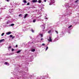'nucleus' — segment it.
<instances>
[{
  "label": "nucleus",
  "instance_id": "nucleus-1",
  "mask_svg": "<svg viewBox=\"0 0 79 79\" xmlns=\"http://www.w3.org/2000/svg\"><path fill=\"white\" fill-rule=\"evenodd\" d=\"M49 39L48 40V41L49 42H52V38H51V37H49Z\"/></svg>",
  "mask_w": 79,
  "mask_h": 79
},
{
  "label": "nucleus",
  "instance_id": "nucleus-2",
  "mask_svg": "<svg viewBox=\"0 0 79 79\" xmlns=\"http://www.w3.org/2000/svg\"><path fill=\"white\" fill-rule=\"evenodd\" d=\"M11 34V31H9L6 33V34H7V35H9L10 34Z\"/></svg>",
  "mask_w": 79,
  "mask_h": 79
},
{
  "label": "nucleus",
  "instance_id": "nucleus-3",
  "mask_svg": "<svg viewBox=\"0 0 79 79\" xmlns=\"http://www.w3.org/2000/svg\"><path fill=\"white\" fill-rule=\"evenodd\" d=\"M32 2L33 3H36V2H37V0H32Z\"/></svg>",
  "mask_w": 79,
  "mask_h": 79
},
{
  "label": "nucleus",
  "instance_id": "nucleus-4",
  "mask_svg": "<svg viewBox=\"0 0 79 79\" xmlns=\"http://www.w3.org/2000/svg\"><path fill=\"white\" fill-rule=\"evenodd\" d=\"M21 51H22V50H19L17 52V53H20V52H21Z\"/></svg>",
  "mask_w": 79,
  "mask_h": 79
},
{
  "label": "nucleus",
  "instance_id": "nucleus-5",
  "mask_svg": "<svg viewBox=\"0 0 79 79\" xmlns=\"http://www.w3.org/2000/svg\"><path fill=\"white\" fill-rule=\"evenodd\" d=\"M55 2L54 1L53 2H51L50 3H49V5H52L53 3H54Z\"/></svg>",
  "mask_w": 79,
  "mask_h": 79
},
{
  "label": "nucleus",
  "instance_id": "nucleus-6",
  "mask_svg": "<svg viewBox=\"0 0 79 79\" xmlns=\"http://www.w3.org/2000/svg\"><path fill=\"white\" fill-rule=\"evenodd\" d=\"M27 15H28V14H26L24 16V18H26V17H27Z\"/></svg>",
  "mask_w": 79,
  "mask_h": 79
},
{
  "label": "nucleus",
  "instance_id": "nucleus-7",
  "mask_svg": "<svg viewBox=\"0 0 79 79\" xmlns=\"http://www.w3.org/2000/svg\"><path fill=\"white\" fill-rule=\"evenodd\" d=\"M4 40H5V39H3L0 40V43L2 42Z\"/></svg>",
  "mask_w": 79,
  "mask_h": 79
},
{
  "label": "nucleus",
  "instance_id": "nucleus-8",
  "mask_svg": "<svg viewBox=\"0 0 79 79\" xmlns=\"http://www.w3.org/2000/svg\"><path fill=\"white\" fill-rule=\"evenodd\" d=\"M31 51V52H35V49H32Z\"/></svg>",
  "mask_w": 79,
  "mask_h": 79
},
{
  "label": "nucleus",
  "instance_id": "nucleus-9",
  "mask_svg": "<svg viewBox=\"0 0 79 79\" xmlns=\"http://www.w3.org/2000/svg\"><path fill=\"white\" fill-rule=\"evenodd\" d=\"M23 2L26 3H27V1H26V0H23Z\"/></svg>",
  "mask_w": 79,
  "mask_h": 79
},
{
  "label": "nucleus",
  "instance_id": "nucleus-10",
  "mask_svg": "<svg viewBox=\"0 0 79 79\" xmlns=\"http://www.w3.org/2000/svg\"><path fill=\"white\" fill-rule=\"evenodd\" d=\"M38 3H40L42 2V1L41 0H39L38 1Z\"/></svg>",
  "mask_w": 79,
  "mask_h": 79
},
{
  "label": "nucleus",
  "instance_id": "nucleus-11",
  "mask_svg": "<svg viewBox=\"0 0 79 79\" xmlns=\"http://www.w3.org/2000/svg\"><path fill=\"white\" fill-rule=\"evenodd\" d=\"M11 26H15V24L14 23L11 24L10 25Z\"/></svg>",
  "mask_w": 79,
  "mask_h": 79
},
{
  "label": "nucleus",
  "instance_id": "nucleus-12",
  "mask_svg": "<svg viewBox=\"0 0 79 79\" xmlns=\"http://www.w3.org/2000/svg\"><path fill=\"white\" fill-rule=\"evenodd\" d=\"M48 47H47L46 48V50H48Z\"/></svg>",
  "mask_w": 79,
  "mask_h": 79
},
{
  "label": "nucleus",
  "instance_id": "nucleus-13",
  "mask_svg": "<svg viewBox=\"0 0 79 79\" xmlns=\"http://www.w3.org/2000/svg\"><path fill=\"white\" fill-rule=\"evenodd\" d=\"M4 34H5V33H2L1 35L2 36H3V35Z\"/></svg>",
  "mask_w": 79,
  "mask_h": 79
},
{
  "label": "nucleus",
  "instance_id": "nucleus-14",
  "mask_svg": "<svg viewBox=\"0 0 79 79\" xmlns=\"http://www.w3.org/2000/svg\"><path fill=\"white\" fill-rule=\"evenodd\" d=\"M35 21H36L35 20H33V23H35Z\"/></svg>",
  "mask_w": 79,
  "mask_h": 79
},
{
  "label": "nucleus",
  "instance_id": "nucleus-15",
  "mask_svg": "<svg viewBox=\"0 0 79 79\" xmlns=\"http://www.w3.org/2000/svg\"><path fill=\"white\" fill-rule=\"evenodd\" d=\"M31 31L32 32H34V31L33 29H31Z\"/></svg>",
  "mask_w": 79,
  "mask_h": 79
},
{
  "label": "nucleus",
  "instance_id": "nucleus-16",
  "mask_svg": "<svg viewBox=\"0 0 79 79\" xmlns=\"http://www.w3.org/2000/svg\"><path fill=\"white\" fill-rule=\"evenodd\" d=\"M72 27V25H70L68 27V28H70V27Z\"/></svg>",
  "mask_w": 79,
  "mask_h": 79
},
{
  "label": "nucleus",
  "instance_id": "nucleus-17",
  "mask_svg": "<svg viewBox=\"0 0 79 79\" xmlns=\"http://www.w3.org/2000/svg\"><path fill=\"white\" fill-rule=\"evenodd\" d=\"M45 45V44H43L42 45V46H44Z\"/></svg>",
  "mask_w": 79,
  "mask_h": 79
},
{
  "label": "nucleus",
  "instance_id": "nucleus-18",
  "mask_svg": "<svg viewBox=\"0 0 79 79\" xmlns=\"http://www.w3.org/2000/svg\"><path fill=\"white\" fill-rule=\"evenodd\" d=\"M51 32V30H50L48 31V33H50Z\"/></svg>",
  "mask_w": 79,
  "mask_h": 79
},
{
  "label": "nucleus",
  "instance_id": "nucleus-19",
  "mask_svg": "<svg viewBox=\"0 0 79 79\" xmlns=\"http://www.w3.org/2000/svg\"><path fill=\"white\" fill-rule=\"evenodd\" d=\"M40 35H41V37H43V35H42V34H40Z\"/></svg>",
  "mask_w": 79,
  "mask_h": 79
},
{
  "label": "nucleus",
  "instance_id": "nucleus-20",
  "mask_svg": "<svg viewBox=\"0 0 79 79\" xmlns=\"http://www.w3.org/2000/svg\"><path fill=\"white\" fill-rule=\"evenodd\" d=\"M10 37H13V35H10Z\"/></svg>",
  "mask_w": 79,
  "mask_h": 79
},
{
  "label": "nucleus",
  "instance_id": "nucleus-21",
  "mask_svg": "<svg viewBox=\"0 0 79 79\" xmlns=\"http://www.w3.org/2000/svg\"><path fill=\"white\" fill-rule=\"evenodd\" d=\"M11 48V47L10 46L8 48L9 49H10V48Z\"/></svg>",
  "mask_w": 79,
  "mask_h": 79
},
{
  "label": "nucleus",
  "instance_id": "nucleus-22",
  "mask_svg": "<svg viewBox=\"0 0 79 79\" xmlns=\"http://www.w3.org/2000/svg\"><path fill=\"white\" fill-rule=\"evenodd\" d=\"M55 32H56V33L57 34H58V31H55Z\"/></svg>",
  "mask_w": 79,
  "mask_h": 79
},
{
  "label": "nucleus",
  "instance_id": "nucleus-23",
  "mask_svg": "<svg viewBox=\"0 0 79 79\" xmlns=\"http://www.w3.org/2000/svg\"><path fill=\"white\" fill-rule=\"evenodd\" d=\"M78 2V0H77L75 2V3H77Z\"/></svg>",
  "mask_w": 79,
  "mask_h": 79
},
{
  "label": "nucleus",
  "instance_id": "nucleus-24",
  "mask_svg": "<svg viewBox=\"0 0 79 79\" xmlns=\"http://www.w3.org/2000/svg\"><path fill=\"white\" fill-rule=\"evenodd\" d=\"M15 36H13L12 37V39H14V38H15Z\"/></svg>",
  "mask_w": 79,
  "mask_h": 79
},
{
  "label": "nucleus",
  "instance_id": "nucleus-25",
  "mask_svg": "<svg viewBox=\"0 0 79 79\" xmlns=\"http://www.w3.org/2000/svg\"><path fill=\"white\" fill-rule=\"evenodd\" d=\"M22 16V14H20L19 15V16Z\"/></svg>",
  "mask_w": 79,
  "mask_h": 79
},
{
  "label": "nucleus",
  "instance_id": "nucleus-26",
  "mask_svg": "<svg viewBox=\"0 0 79 79\" xmlns=\"http://www.w3.org/2000/svg\"><path fill=\"white\" fill-rule=\"evenodd\" d=\"M12 51H14V49L12 48Z\"/></svg>",
  "mask_w": 79,
  "mask_h": 79
},
{
  "label": "nucleus",
  "instance_id": "nucleus-27",
  "mask_svg": "<svg viewBox=\"0 0 79 79\" xmlns=\"http://www.w3.org/2000/svg\"><path fill=\"white\" fill-rule=\"evenodd\" d=\"M5 64H8V63H7V62H5Z\"/></svg>",
  "mask_w": 79,
  "mask_h": 79
},
{
  "label": "nucleus",
  "instance_id": "nucleus-28",
  "mask_svg": "<svg viewBox=\"0 0 79 79\" xmlns=\"http://www.w3.org/2000/svg\"><path fill=\"white\" fill-rule=\"evenodd\" d=\"M27 5H29V3H27Z\"/></svg>",
  "mask_w": 79,
  "mask_h": 79
},
{
  "label": "nucleus",
  "instance_id": "nucleus-29",
  "mask_svg": "<svg viewBox=\"0 0 79 79\" xmlns=\"http://www.w3.org/2000/svg\"><path fill=\"white\" fill-rule=\"evenodd\" d=\"M44 40V39L43 38H41V40Z\"/></svg>",
  "mask_w": 79,
  "mask_h": 79
},
{
  "label": "nucleus",
  "instance_id": "nucleus-30",
  "mask_svg": "<svg viewBox=\"0 0 79 79\" xmlns=\"http://www.w3.org/2000/svg\"><path fill=\"white\" fill-rule=\"evenodd\" d=\"M46 0H44V2H46Z\"/></svg>",
  "mask_w": 79,
  "mask_h": 79
},
{
  "label": "nucleus",
  "instance_id": "nucleus-31",
  "mask_svg": "<svg viewBox=\"0 0 79 79\" xmlns=\"http://www.w3.org/2000/svg\"><path fill=\"white\" fill-rule=\"evenodd\" d=\"M16 47H18V45H16L15 46Z\"/></svg>",
  "mask_w": 79,
  "mask_h": 79
},
{
  "label": "nucleus",
  "instance_id": "nucleus-32",
  "mask_svg": "<svg viewBox=\"0 0 79 79\" xmlns=\"http://www.w3.org/2000/svg\"><path fill=\"white\" fill-rule=\"evenodd\" d=\"M7 1L8 2H9V0H7Z\"/></svg>",
  "mask_w": 79,
  "mask_h": 79
},
{
  "label": "nucleus",
  "instance_id": "nucleus-33",
  "mask_svg": "<svg viewBox=\"0 0 79 79\" xmlns=\"http://www.w3.org/2000/svg\"><path fill=\"white\" fill-rule=\"evenodd\" d=\"M7 24H8V22H7Z\"/></svg>",
  "mask_w": 79,
  "mask_h": 79
},
{
  "label": "nucleus",
  "instance_id": "nucleus-34",
  "mask_svg": "<svg viewBox=\"0 0 79 79\" xmlns=\"http://www.w3.org/2000/svg\"><path fill=\"white\" fill-rule=\"evenodd\" d=\"M45 27H44V29H45Z\"/></svg>",
  "mask_w": 79,
  "mask_h": 79
}]
</instances>
